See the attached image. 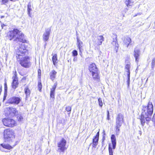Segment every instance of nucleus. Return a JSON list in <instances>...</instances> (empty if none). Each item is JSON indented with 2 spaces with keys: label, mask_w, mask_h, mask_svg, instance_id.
<instances>
[{
  "label": "nucleus",
  "mask_w": 155,
  "mask_h": 155,
  "mask_svg": "<svg viewBox=\"0 0 155 155\" xmlns=\"http://www.w3.org/2000/svg\"><path fill=\"white\" fill-rule=\"evenodd\" d=\"M27 52V50L25 45L21 44L16 51V58L19 64L22 67L25 68H29L31 65L30 58L28 56L23 57Z\"/></svg>",
  "instance_id": "f257e3e1"
},
{
  "label": "nucleus",
  "mask_w": 155,
  "mask_h": 155,
  "mask_svg": "<svg viewBox=\"0 0 155 155\" xmlns=\"http://www.w3.org/2000/svg\"><path fill=\"white\" fill-rule=\"evenodd\" d=\"M153 106L151 102L149 101L147 106H143L140 118L141 125L143 126L145 123L150 121L153 112Z\"/></svg>",
  "instance_id": "f03ea898"
},
{
  "label": "nucleus",
  "mask_w": 155,
  "mask_h": 155,
  "mask_svg": "<svg viewBox=\"0 0 155 155\" xmlns=\"http://www.w3.org/2000/svg\"><path fill=\"white\" fill-rule=\"evenodd\" d=\"M14 130L10 129H5L4 131V135L5 141H10L12 138L15 137Z\"/></svg>",
  "instance_id": "7ed1b4c3"
},
{
  "label": "nucleus",
  "mask_w": 155,
  "mask_h": 155,
  "mask_svg": "<svg viewBox=\"0 0 155 155\" xmlns=\"http://www.w3.org/2000/svg\"><path fill=\"white\" fill-rule=\"evenodd\" d=\"M66 143V140L64 138H62L58 143V151L60 153L64 152L66 149L65 147Z\"/></svg>",
  "instance_id": "20e7f679"
},
{
  "label": "nucleus",
  "mask_w": 155,
  "mask_h": 155,
  "mask_svg": "<svg viewBox=\"0 0 155 155\" xmlns=\"http://www.w3.org/2000/svg\"><path fill=\"white\" fill-rule=\"evenodd\" d=\"M111 140L112 145V148L110 146V144H109L108 150L109 153V155H113V151L112 149H115L116 148V138L115 135L114 134H112L111 137Z\"/></svg>",
  "instance_id": "39448f33"
},
{
  "label": "nucleus",
  "mask_w": 155,
  "mask_h": 155,
  "mask_svg": "<svg viewBox=\"0 0 155 155\" xmlns=\"http://www.w3.org/2000/svg\"><path fill=\"white\" fill-rule=\"evenodd\" d=\"M19 30L17 29H14L13 30L9 31L7 34V37L8 39L11 41L15 39V37L17 36V34Z\"/></svg>",
  "instance_id": "423d86ee"
},
{
  "label": "nucleus",
  "mask_w": 155,
  "mask_h": 155,
  "mask_svg": "<svg viewBox=\"0 0 155 155\" xmlns=\"http://www.w3.org/2000/svg\"><path fill=\"white\" fill-rule=\"evenodd\" d=\"M2 121L5 126L9 127H14L15 124V121L10 118H4L2 120Z\"/></svg>",
  "instance_id": "0eeeda50"
},
{
  "label": "nucleus",
  "mask_w": 155,
  "mask_h": 155,
  "mask_svg": "<svg viewBox=\"0 0 155 155\" xmlns=\"http://www.w3.org/2000/svg\"><path fill=\"white\" fill-rule=\"evenodd\" d=\"M14 41L23 43H25L26 41L24 35L19 30L17 34V36L16 37L15 39H14Z\"/></svg>",
  "instance_id": "6e6552de"
},
{
  "label": "nucleus",
  "mask_w": 155,
  "mask_h": 155,
  "mask_svg": "<svg viewBox=\"0 0 155 155\" xmlns=\"http://www.w3.org/2000/svg\"><path fill=\"white\" fill-rule=\"evenodd\" d=\"M51 32V28L45 29V31L43 35V39L44 41H47L48 40Z\"/></svg>",
  "instance_id": "1a4fd4ad"
},
{
  "label": "nucleus",
  "mask_w": 155,
  "mask_h": 155,
  "mask_svg": "<svg viewBox=\"0 0 155 155\" xmlns=\"http://www.w3.org/2000/svg\"><path fill=\"white\" fill-rule=\"evenodd\" d=\"M21 100V99L19 97H13L9 98L8 102L9 103L18 104L19 103Z\"/></svg>",
  "instance_id": "9d476101"
},
{
  "label": "nucleus",
  "mask_w": 155,
  "mask_h": 155,
  "mask_svg": "<svg viewBox=\"0 0 155 155\" xmlns=\"http://www.w3.org/2000/svg\"><path fill=\"white\" fill-rule=\"evenodd\" d=\"M7 110L10 116H14L15 115H16L18 113V111L15 108L9 107H7Z\"/></svg>",
  "instance_id": "9b49d317"
},
{
  "label": "nucleus",
  "mask_w": 155,
  "mask_h": 155,
  "mask_svg": "<svg viewBox=\"0 0 155 155\" xmlns=\"http://www.w3.org/2000/svg\"><path fill=\"white\" fill-rule=\"evenodd\" d=\"M13 81L12 84V88L14 89H16L18 86V78L16 74H15L14 76L13 77Z\"/></svg>",
  "instance_id": "f8f14e48"
},
{
  "label": "nucleus",
  "mask_w": 155,
  "mask_h": 155,
  "mask_svg": "<svg viewBox=\"0 0 155 155\" xmlns=\"http://www.w3.org/2000/svg\"><path fill=\"white\" fill-rule=\"evenodd\" d=\"M130 63L127 64L125 66V69L127 70V83L128 86L129 87L130 83Z\"/></svg>",
  "instance_id": "ddd939ff"
},
{
  "label": "nucleus",
  "mask_w": 155,
  "mask_h": 155,
  "mask_svg": "<svg viewBox=\"0 0 155 155\" xmlns=\"http://www.w3.org/2000/svg\"><path fill=\"white\" fill-rule=\"evenodd\" d=\"M12 148V147L8 144H1L0 145V149L3 152H7L4 149L10 150Z\"/></svg>",
  "instance_id": "4468645a"
},
{
  "label": "nucleus",
  "mask_w": 155,
  "mask_h": 155,
  "mask_svg": "<svg viewBox=\"0 0 155 155\" xmlns=\"http://www.w3.org/2000/svg\"><path fill=\"white\" fill-rule=\"evenodd\" d=\"M99 136V132H97L96 135L94 136L93 139L92 146L94 147H96L98 144Z\"/></svg>",
  "instance_id": "2eb2a0df"
},
{
  "label": "nucleus",
  "mask_w": 155,
  "mask_h": 155,
  "mask_svg": "<svg viewBox=\"0 0 155 155\" xmlns=\"http://www.w3.org/2000/svg\"><path fill=\"white\" fill-rule=\"evenodd\" d=\"M124 122L122 121H116L115 131L117 135L119 134V133L120 128L121 127Z\"/></svg>",
  "instance_id": "dca6fc26"
},
{
  "label": "nucleus",
  "mask_w": 155,
  "mask_h": 155,
  "mask_svg": "<svg viewBox=\"0 0 155 155\" xmlns=\"http://www.w3.org/2000/svg\"><path fill=\"white\" fill-rule=\"evenodd\" d=\"M89 70L90 72H95L98 71L95 64L92 63L90 65L89 67Z\"/></svg>",
  "instance_id": "f3484780"
},
{
  "label": "nucleus",
  "mask_w": 155,
  "mask_h": 155,
  "mask_svg": "<svg viewBox=\"0 0 155 155\" xmlns=\"http://www.w3.org/2000/svg\"><path fill=\"white\" fill-rule=\"evenodd\" d=\"M77 45L78 48L79 49L80 52L81 53H82L81 50L82 49L83 43L80 40V39L78 38V37L77 38Z\"/></svg>",
  "instance_id": "a211bd4d"
},
{
  "label": "nucleus",
  "mask_w": 155,
  "mask_h": 155,
  "mask_svg": "<svg viewBox=\"0 0 155 155\" xmlns=\"http://www.w3.org/2000/svg\"><path fill=\"white\" fill-rule=\"evenodd\" d=\"M134 52V56L135 58V61L136 62H137L138 61V57L140 54V50L138 49L135 48Z\"/></svg>",
  "instance_id": "6ab92c4d"
},
{
  "label": "nucleus",
  "mask_w": 155,
  "mask_h": 155,
  "mask_svg": "<svg viewBox=\"0 0 155 155\" xmlns=\"http://www.w3.org/2000/svg\"><path fill=\"white\" fill-rule=\"evenodd\" d=\"M131 41V38L128 37H127L125 38L123 41L124 44V45H125L127 48L128 47L129 45H130Z\"/></svg>",
  "instance_id": "aec40b11"
},
{
  "label": "nucleus",
  "mask_w": 155,
  "mask_h": 155,
  "mask_svg": "<svg viewBox=\"0 0 155 155\" xmlns=\"http://www.w3.org/2000/svg\"><path fill=\"white\" fill-rule=\"evenodd\" d=\"M57 73V72L54 70H52L50 73V78L53 81H54L56 78Z\"/></svg>",
  "instance_id": "412c9836"
},
{
  "label": "nucleus",
  "mask_w": 155,
  "mask_h": 155,
  "mask_svg": "<svg viewBox=\"0 0 155 155\" xmlns=\"http://www.w3.org/2000/svg\"><path fill=\"white\" fill-rule=\"evenodd\" d=\"M124 116L121 113L118 114L116 118V120L117 121H122L124 122Z\"/></svg>",
  "instance_id": "4be33fe9"
},
{
  "label": "nucleus",
  "mask_w": 155,
  "mask_h": 155,
  "mask_svg": "<svg viewBox=\"0 0 155 155\" xmlns=\"http://www.w3.org/2000/svg\"><path fill=\"white\" fill-rule=\"evenodd\" d=\"M93 79L94 80H97L99 79V77L98 71L95 72H91Z\"/></svg>",
  "instance_id": "5701e85b"
},
{
  "label": "nucleus",
  "mask_w": 155,
  "mask_h": 155,
  "mask_svg": "<svg viewBox=\"0 0 155 155\" xmlns=\"http://www.w3.org/2000/svg\"><path fill=\"white\" fill-rule=\"evenodd\" d=\"M32 7L31 3L29 2L27 5V11L28 14L30 16V12L32 10Z\"/></svg>",
  "instance_id": "b1692460"
},
{
  "label": "nucleus",
  "mask_w": 155,
  "mask_h": 155,
  "mask_svg": "<svg viewBox=\"0 0 155 155\" xmlns=\"http://www.w3.org/2000/svg\"><path fill=\"white\" fill-rule=\"evenodd\" d=\"M52 60L53 64L55 66L56 64L58 62L57 54H54L53 56Z\"/></svg>",
  "instance_id": "393cba45"
},
{
  "label": "nucleus",
  "mask_w": 155,
  "mask_h": 155,
  "mask_svg": "<svg viewBox=\"0 0 155 155\" xmlns=\"http://www.w3.org/2000/svg\"><path fill=\"white\" fill-rule=\"evenodd\" d=\"M134 1L133 0H126L125 3L127 7L132 6Z\"/></svg>",
  "instance_id": "a878e982"
},
{
  "label": "nucleus",
  "mask_w": 155,
  "mask_h": 155,
  "mask_svg": "<svg viewBox=\"0 0 155 155\" xmlns=\"http://www.w3.org/2000/svg\"><path fill=\"white\" fill-rule=\"evenodd\" d=\"M25 93L26 95V98H28L30 96V91L29 88L26 87L24 89Z\"/></svg>",
  "instance_id": "bb28decb"
},
{
  "label": "nucleus",
  "mask_w": 155,
  "mask_h": 155,
  "mask_svg": "<svg viewBox=\"0 0 155 155\" xmlns=\"http://www.w3.org/2000/svg\"><path fill=\"white\" fill-rule=\"evenodd\" d=\"M97 39L99 41V42L98 43V45H101L102 42L104 40V37L102 35L99 36L97 37Z\"/></svg>",
  "instance_id": "cd10ccee"
},
{
  "label": "nucleus",
  "mask_w": 155,
  "mask_h": 155,
  "mask_svg": "<svg viewBox=\"0 0 155 155\" xmlns=\"http://www.w3.org/2000/svg\"><path fill=\"white\" fill-rule=\"evenodd\" d=\"M16 116H17V118L18 121H21L23 119V117L21 114L18 113Z\"/></svg>",
  "instance_id": "c85d7f7f"
},
{
  "label": "nucleus",
  "mask_w": 155,
  "mask_h": 155,
  "mask_svg": "<svg viewBox=\"0 0 155 155\" xmlns=\"http://www.w3.org/2000/svg\"><path fill=\"white\" fill-rule=\"evenodd\" d=\"M114 36H115V38H113V40L111 43L112 45L113 46H114V45L117 43L118 42L117 40V35H114Z\"/></svg>",
  "instance_id": "c756f323"
},
{
  "label": "nucleus",
  "mask_w": 155,
  "mask_h": 155,
  "mask_svg": "<svg viewBox=\"0 0 155 155\" xmlns=\"http://www.w3.org/2000/svg\"><path fill=\"white\" fill-rule=\"evenodd\" d=\"M151 69L153 70L154 69L155 65V58H153L152 61L151 63Z\"/></svg>",
  "instance_id": "7c9ffc66"
},
{
  "label": "nucleus",
  "mask_w": 155,
  "mask_h": 155,
  "mask_svg": "<svg viewBox=\"0 0 155 155\" xmlns=\"http://www.w3.org/2000/svg\"><path fill=\"white\" fill-rule=\"evenodd\" d=\"M38 89L40 91H41L42 88V85L41 81H38Z\"/></svg>",
  "instance_id": "2f4dec72"
},
{
  "label": "nucleus",
  "mask_w": 155,
  "mask_h": 155,
  "mask_svg": "<svg viewBox=\"0 0 155 155\" xmlns=\"http://www.w3.org/2000/svg\"><path fill=\"white\" fill-rule=\"evenodd\" d=\"M114 50L116 51V53L117 52L118 49L119 47V45L118 42L117 43L114 45Z\"/></svg>",
  "instance_id": "473e14b6"
},
{
  "label": "nucleus",
  "mask_w": 155,
  "mask_h": 155,
  "mask_svg": "<svg viewBox=\"0 0 155 155\" xmlns=\"http://www.w3.org/2000/svg\"><path fill=\"white\" fill-rule=\"evenodd\" d=\"M98 102L99 106L102 107L103 106V103L102 101V99L101 98H99L98 99Z\"/></svg>",
  "instance_id": "72a5a7b5"
},
{
  "label": "nucleus",
  "mask_w": 155,
  "mask_h": 155,
  "mask_svg": "<svg viewBox=\"0 0 155 155\" xmlns=\"http://www.w3.org/2000/svg\"><path fill=\"white\" fill-rule=\"evenodd\" d=\"M72 55L74 56H76L78 55V52L76 50H74L72 51Z\"/></svg>",
  "instance_id": "f704fd0d"
},
{
  "label": "nucleus",
  "mask_w": 155,
  "mask_h": 155,
  "mask_svg": "<svg viewBox=\"0 0 155 155\" xmlns=\"http://www.w3.org/2000/svg\"><path fill=\"white\" fill-rule=\"evenodd\" d=\"M66 110L68 112H70L71 110V107L69 106H67L66 107Z\"/></svg>",
  "instance_id": "c9c22d12"
},
{
  "label": "nucleus",
  "mask_w": 155,
  "mask_h": 155,
  "mask_svg": "<svg viewBox=\"0 0 155 155\" xmlns=\"http://www.w3.org/2000/svg\"><path fill=\"white\" fill-rule=\"evenodd\" d=\"M7 85L6 83L5 82V84H4V90H5L4 92H7Z\"/></svg>",
  "instance_id": "e433bc0d"
},
{
  "label": "nucleus",
  "mask_w": 155,
  "mask_h": 155,
  "mask_svg": "<svg viewBox=\"0 0 155 155\" xmlns=\"http://www.w3.org/2000/svg\"><path fill=\"white\" fill-rule=\"evenodd\" d=\"M8 2V0H2V3L5 5L6 3H7Z\"/></svg>",
  "instance_id": "4c0bfd02"
},
{
  "label": "nucleus",
  "mask_w": 155,
  "mask_h": 155,
  "mask_svg": "<svg viewBox=\"0 0 155 155\" xmlns=\"http://www.w3.org/2000/svg\"><path fill=\"white\" fill-rule=\"evenodd\" d=\"M55 93L50 92V96L51 98H54Z\"/></svg>",
  "instance_id": "58836bf2"
},
{
  "label": "nucleus",
  "mask_w": 155,
  "mask_h": 155,
  "mask_svg": "<svg viewBox=\"0 0 155 155\" xmlns=\"http://www.w3.org/2000/svg\"><path fill=\"white\" fill-rule=\"evenodd\" d=\"M7 96V92H4V96L3 98V101H4L6 99Z\"/></svg>",
  "instance_id": "ea45409f"
},
{
  "label": "nucleus",
  "mask_w": 155,
  "mask_h": 155,
  "mask_svg": "<svg viewBox=\"0 0 155 155\" xmlns=\"http://www.w3.org/2000/svg\"><path fill=\"white\" fill-rule=\"evenodd\" d=\"M107 120H110V118L109 117H110L109 113L108 110L107 111Z\"/></svg>",
  "instance_id": "a19ab883"
},
{
  "label": "nucleus",
  "mask_w": 155,
  "mask_h": 155,
  "mask_svg": "<svg viewBox=\"0 0 155 155\" xmlns=\"http://www.w3.org/2000/svg\"><path fill=\"white\" fill-rule=\"evenodd\" d=\"M55 89L56 88L52 87L51 89L50 92L55 93Z\"/></svg>",
  "instance_id": "79ce46f5"
},
{
  "label": "nucleus",
  "mask_w": 155,
  "mask_h": 155,
  "mask_svg": "<svg viewBox=\"0 0 155 155\" xmlns=\"http://www.w3.org/2000/svg\"><path fill=\"white\" fill-rule=\"evenodd\" d=\"M38 75L39 77L41 76V71L40 70H39L38 71Z\"/></svg>",
  "instance_id": "37998d69"
},
{
  "label": "nucleus",
  "mask_w": 155,
  "mask_h": 155,
  "mask_svg": "<svg viewBox=\"0 0 155 155\" xmlns=\"http://www.w3.org/2000/svg\"><path fill=\"white\" fill-rule=\"evenodd\" d=\"M128 10V9L127 8H126L125 9H124V11L125 13Z\"/></svg>",
  "instance_id": "c03bdc74"
},
{
  "label": "nucleus",
  "mask_w": 155,
  "mask_h": 155,
  "mask_svg": "<svg viewBox=\"0 0 155 155\" xmlns=\"http://www.w3.org/2000/svg\"><path fill=\"white\" fill-rule=\"evenodd\" d=\"M57 86V84L56 83H55L54 84V85L53 87H54V88H56V86Z\"/></svg>",
  "instance_id": "a18cd8bd"
},
{
  "label": "nucleus",
  "mask_w": 155,
  "mask_h": 155,
  "mask_svg": "<svg viewBox=\"0 0 155 155\" xmlns=\"http://www.w3.org/2000/svg\"><path fill=\"white\" fill-rule=\"evenodd\" d=\"M5 26V25L4 24H2H2H1V27H2V28H3V27Z\"/></svg>",
  "instance_id": "49530a36"
},
{
  "label": "nucleus",
  "mask_w": 155,
  "mask_h": 155,
  "mask_svg": "<svg viewBox=\"0 0 155 155\" xmlns=\"http://www.w3.org/2000/svg\"><path fill=\"white\" fill-rule=\"evenodd\" d=\"M73 61H77V58L76 57H74L73 59Z\"/></svg>",
  "instance_id": "de8ad7c7"
},
{
  "label": "nucleus",
  "mask_w": 155,
  "mask_h": 155,
  "mask_svg": "<svg viewBox=\"0 0 155 155\" xmlns=\"http://www.w3.org/2000/svg\"><path fill=\"white\" fill-rule=\"evenodd\" d=\"M137 71H138V68H137L136 69L135 71V72L137 73Z\"/></svg>",
  "instance_id": "09e8293b"
},
{
  "label": "nucleus",
  "mask_w": 155,
  "mask_h": 155,
  "mask_svg": "<svg viewBox=\"0 0 155 155\" xmlns=\"http://www.w3.org/2000/svg\"><path fill=\"white\" fill-rule=\"evenodd\" d=\"M4 17V16H2L1 17V18H3Z\"/></svg>",
  "instance_id": "8fccbe9b"
},
{
  "label": "nucleus",
  "mask_w": 155,
  "mask_h": 155,
  "mask_svg": "<svg viewBox=\"0 0 155 155\" xmlns=\"http://www.w3.org/2000/svg\"><path fill=\"white\" fill-rule=\"evenodd\" d=\"M10 0L11 1H13V2L15 1V0Z\"/></svg>",
  "instance_id": "3c124183"
}]
</instances>
